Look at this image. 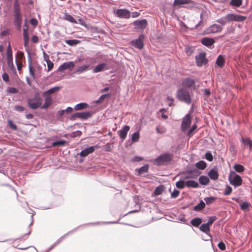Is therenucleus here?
I'll list each match as a JSON object with an SVG mask.
<instances>
[{
  "instance_id": "1",
  "label": "nucleus",
  "mask_w": 252,
  "mask_h": 252,
  "mask_svg": "<svg viewBox=\"0 0 252 252\" xmlns=\"http://www.w3.org/2000/svg\"><path fill=\"white\" fill-rule=\"evenodd\" d=\"M247 17L244 16L230 13L227 14L224 17H222L216 20V22L220 24L222 26L226 24L227 22L230 21L243 22L246 19Z\"/></svg>"
},
{
  "instance_id": "2",
  "label": "nucleus",
  "mask_w": 252,
  "mask_h": 252,
  "mask_svg": "<svg viewBox=\"0 0 252 252\" xmlns=\"http://www.w3.org/2000/svg\"><path fill=\"white\" fill-rule=\"evenodd\" d=\"M14 23L18 30H20L22 22V16L18 0H14L13 3Z\"/></svg>"
},
{
  "instance_id": "3",
  "label": "nucleus",
  "mask_w": 252,
  "mask_h": 252,
  "mask_svg": "<svg viewBox=\"0 0 252 252\" xmlns=\"http://www.w3.org/2000/svg\"><path fill=\"white\" fill-rule=\"evenodd\" d=\"M177 99L182 102L189 104L191 102V98L189 91L186 88H180L176 92Z\"/></svg>"
},
{
  "instance_id": "4",
  "label": "nucleus",
  "mask_w": 252,
  "mask_h": 252,
  "mask_svg": "<svg viewBox=\"0 0 252 252\" xmlns=\"http://www.w3.org/2000/svg\"><path fill=\"white\" fill-rule=\"evenodd\" d=\"M27 103L29 107L32 109H36L41 107L42 105V98L38 93L34 94L32 98L28 99Z\"/></svg>"
},
{
  "instance_id": "5",
  "label": "nucleus",
  "mask_w": 252,
  "mask_h": 252,
  "mask_svg": "<svg viewBox=\"0 0 252 252\" xmlns=\"http://www.w3.org/2000/svg\"><path fill=\"white\" fill-rule=\"evenodd\" d=\"M228 180L230 184L235 187L241 186L243 182L241 177L234 171L230 173L228 177Z\"/></svg>"
},
{
  "instance_id": "6",
  "label": "nucleus",
  "mask_w": 252,
  "mask_h": 252,
  "mask_svg": "<svg viewBox=\"0 0 252 252\" xmlns=\"http://www.w3.org/2000/svg\"><path fill=\"white\" fill-rule=\"evenodd\" d=\"M173 158V155L170 153H166L161 155L158 157L155 161L157 163V165H162L167 163L172 160Z\"/></svg>"
},
{
  "instance_id": "7",
  "label": "nucleus",
  "mask_w": 252,
  "mask_h": 252,
  "mask_svg": "<svg viewBox=\"0 0 252 252\" xmlns=\"http://www.w3.org/2000/svg\"><path fill=\"white\" fill-rule=\"evenodd\" d=\"M198 81V80L196 78H191L188 77L184 79L182 84L185 88H190L193 90H195L197 89V87L196 86L195 83Z\"/></svg>"
},
{
  "instance_id": "8",
  "label": "nucleus",
  "mask_w": 252,
  "mask_h": 252,
  "mask_svg": "<svg viewBox=\"0 0 252 252\" xmlns=\"http://www.w3.org/2000/svg\"><path fill=\"white\" fill-rule=\"evenodd\" d=\"M191 123V119L190 114L189 113H188L183 118L181 125V129L182 131L184 133L186 132L190 126Z\"/></svg>"
},
{
  "instance_id": "9",
  "label": "nucleus",
  "mask_w": 252,
  "mask_h": 252,
  "mask_svg": "<svg viewBox=\"0 0 252 252\" xmlns=\"http://www.w3.org/2000/svg\"><path fill=\"white\" fill-rule=\"evenodd\" d=\"M92 114L89 111L76 112L71 114L70 120H74L76 119L79 118L82 120H87L91 117Z\"/></svg>"
},
{
  "instance_id": "10",
  "label": "nucleus",
  "mask_w": 252,
  "mask_h": 252,
  "mask_svg": "<svg viewBox=\"0 0 252 252\" xmlns=\"http://www.w3.org/2000/svg\"><path fill=\"white\" fill-rule=\"evenodd\" d=\"M222 27L217 24H214L210 26L205 31L206 34L215 33L220 32L222 30Z\"/></svg>"
},
{
  "instance_id": "11",
  "label": "nucleus",
  "mask_w": 252,
  "mask_h": 252,
  "mask_svg": "<svg viewBox=\"0 0 252 252\" xmlns=\"http://www.w3.org/2000/svg\"><path fill=\"white\" fill-rule=\"evenodd\" d=\"M144 39V35L140 34L138 38L135 40H132L130 42L131 45L138 49H141L144 46L143 40Z\"/></svg>"
},
{
  "instance_id": "12",
  "label": "nucleus",
  "mask_w": 252,
  "mask_h": 252,
  "mask_svg": "<svg viewBox=\"0 0 252 252\" xmlns=\"http://www.w3.org/2000/svg\"><path fill=\"white\" fill-rule=\"evenodd\" d=\"M195 62L198 66H202L208 63V60L206 58V54L205 53H199L198 55L195 57Z\"/></svg>"
},
{
  "instance_id": "13",
  "label": "nucleus",
  "mask_w": 252,
  "mask_h": 252,
  "mask_svg": "<svg viewBox=\"0 0 252 252\" xmlns=\"http://www.w3.org/2000/svg\"><path fill=\"white\" fill-rule=\"evenodd\" d=\"M200 173V172L196 169L193 170H188L184 173V174H185V175L184 178L185 179H194L198 177Z\"/></svg>"
},
{
  "instance_id": "14",
  "label": "nucleus",
  "mask_w": 252,
  "mask_h": 252,
  "mask_svg": "<svg viewBox=\"0 0 252 252\" xmlns=\"http://www.w3.org/2000/svg\"><path fill=\"white\" fill-rule=\"evenodd\" d=\"M116 15L121 18H129L130 17V14L129 10L126 9H119L116 12Z\"/></svg>"
},
{
  "instance_id": "15",
  "label": "nucleus",
  "mask_w": 252,
  "mask_h": 252,
  "mask_svg": "<svg viewBox=\"0 0 252 252\" xmlns=\"http://www.w3.org/2000/svg\"><path fill=\"white\" fill-rule=\"evenodd\" d=\"M135 29L137 30H143L147 25V21L146 19L137 20L133 22Z\"/></svg>"
},
{
  "instance_id": "16",
  "label": "nucleus",
  "mask_w": 252,
  "mask_h": 252,
  "mask_svg": "<svg viewBox=\"0 0 252 252\" xmlns=\"http://www.w3.org/2000/svg\"><path fill=\"white\" fill-rule=\"evenodd\" d=\"M74 66V64L73 62H69L68 63H64L61 64L58 67V70L61 72H63L67 69L71 70Z\"/></svg>"
},
{
  "instance_id": "17",
  "label": "nucleus",
  "mask_w": 252,
  "mask_h": 252,
  "mask_svg": "<svg viewBox=\"0 0 252 252\" xmlns=\"http://www.w3.org/2000/svg\"><path fill=\"white\" fill-rule=\"evenodd\" d=\"M215 40L212 38L210 37H203L201 40V43L204 46L209 48H212V46L215 43Z\"/></svg>"
},
{
  "instance_id": "18",
  "label": "nucleus",
  "mask_w": 252,
  "mask_h": 252,
  "mask_svg": "<svg viewBox=\"0 0 252 252\" xmlns=\"http://www.w3.org/2000/svg\"><path fill=\"white\" fill-rule=\"evenodd\" d=\"M130 127L128 126H124L122 129L118 131V134L122 140H124L126 137L127 134Z\"/></svg>"
},
{
  "instance_id": "19",
  "label": "nucleus",
  "mask_w": 252,
  "mask_h": 252,
  "mask_svg": "<svg viewBox=\"0 0 252 252\" xmlns=\"http://www.w3.org/2000/svg\"><path fill=\"white\" fill-rule=\"evenodd\" d=\"M23 35L24 45V47L26 48V50H29V51H30V50L28 47V43H29V37L28 35L27 28H24Z\"/></svg>"
},
{
  "instance_id": "20",
  "label": "nucleus",
  "mask_w": 252,
  "mask_h": 252,
  "mask_svg": "<svg viewBox=\"0 0 252 252\" xmlns=\"http://www.w3.org/2000/svg\"><path fill=\"white\" fill-rule=\"evenodd\" d=\"M26 52L28 54V64H29V69L31 76L32 77L33 79L35 78V75L34 70L32 67V59L31 57V53L29 50H26Z\"/></svg>"
},
{
  "instance_id": "21",
  "label": "nucleus",
  "mask_w": 252,
  "mask_h": 252,
  "mask_svg": "<svg viewBox=\"0 0 252 252\" xmlns=\"http://www.w3.org/2000/svg\"><path fill=\"white\" fill-rule=\"evenodd\" d=\"M96 147L91 146L82 151L79 154L80 156L82 157H85L88 155L93 153Z\"/></svg>"
},
{
  "instance_id": "22",
  "label": "nucleus",
  "mask_w": 252,
  "mask_h": 252,
  "mask_svg": "<svg viewBox=\"0 0 252 252\" xmlns=\"http://www.w3.org/2000/svg\"><path fill=\"white\" fill-rule=\"evenodd\" d=\"M107 65V64L106 63H99L94 67L93 69V72L97 73L102 71L103 69L106 70L108 69V68L106 67Z\"/></svg>"
},
{
  "instance_id": "23",
  "label": "nucleus",
  "mask_w": 252,
  "mask_h": 252,
  "mask_svg": "<svg viewBox=\"0 0 252 252\" xmlns=\"http://www.w3.org/2000/svg\"><path fill=\"white\" fill-rule=\"evenodd\" d=\"M208 175L211 179L214 181L217 180L219 177V173L217 170L215 169H212L208 172Z\"/></svg>"
},
{
  "instance_id": "24",
  "label": "nucleus",
  "mask_w": 252,
  "mask_h": 252,
  "mask_svg": "<svg viewBox=\"0 0 252 252\" xmlns=\"http://www.w3.org/2000/svg\"><path fill=\"white\" fill-rule=\"evenodd\" d=\"M45 97V102L44 104L41 106L42 109H46L49 107L52 104V98L51 96H44Z\"/></svg>"
},
{
  "instance_id": "25",
  "label": "nucleus",
  "mask_w": 252,
  "mask_h": 252,
  "mask_svg": "<svg viewBox=\"0 0 252 252\" xmlns=\"http://www.w3.org/2000/svg\"><path fill=\"white\" fill-rule=\"evenodd\" d=\"M90 66L89 64H84L76 68L75 72L77 74H81L84 71L90 69Z\"/></svg>"
},
{
  "instance_id": "26",
  "label": "nucleus",
  "mask_w": 252,
  "mask_h": 252,
  "mask_svg": "<svg viewBox=\"0 0 252 252\" xmlns=\"http://www.w3.org/2000/svg\"><path fill=\"white\" fill-rule=\"evenodd\" d=\"M60 89V87L58 86L52 88L44 92L42 94V95L43 96H50V94L55 93V92L58 91Z\"/></svg>"
},
{
  "instance_id": "27",
  "label": "nucleus",
  "mask_w": 252,
  "mask_h": 252,
  "mask_svg": "<svg viewBox=\"0 0 252 252\" xmlns=\"http://www.w3.org/2000/svg\"><path fill=\"white\" fill-rule=\"evenodd\" d=\"M203 12H202L200 15V20L195 26L194 29L199 30L201 29L205 25V23L203 21Z\"/></svg>"
},
{
  "instance_id": "28",
  "label": "nucleus",
  "mask_w": 252,
  "mask_h": 252,
  "mask_svg": "<svg viewBox=\"0 0 252 252\" xmlns=\"http://www.w3.org/2000/svg\"><path fill=\"white\" fill-rule=\"evenodd\" d=\"M89 106L88 103L86 102H81L77 104L74 107V109L76 111L82 110L83 109H87Z\"/></svg>"
},
{
  "instance_id": "29",
  "label": "nucleus",
  "mask_w": 252,
  "mask_h": 252,
  "mask_svg": "<svg viewBox=\"0 0 252 252\" xmlns=\"http://www.w3.org/2000/svg\"><path fill=\"white\" fill-rule=\"evenodd\" d=\"M149 166L145 164L139 169H136L135 171L137 172V175L139 176L143 173H147L148 171Z\"/></svg>"
},
{
  "instance_id": "30",
  "label": "nucleus",
  "mask_w": 252,
  "mask_h": 252,
  "mask_svg": "<svg viewBox=\"0 0 252 252\" xmlns=\"http://www.w3.org/2000/svg\"><path fill=\"white\" fill-rule=\"evenodd\" d=\"M196 129L197 126L196 124H194L190 128H189L185 133H186L188 136L190 137L194 133Z\"/></svg>"
},
{
  "instance_id": "31",
  "label": "nucleus",
  "mask_w": 252,
  "mask_h": 252,
  "mask_svg": "<svg viewBox=\"0 0 252 252\" xmlns=\"http://www.w3.org/2000/svg\"><path fill=\"white\" fill-rule=\"evenodd\" d=\"M186 186L188 188H197L199 185L197 182L194 181L189 180L186 182Z\"/></svg>"
},
{
  "instance_id": "32",
  "label": "nucleus",
  "mask_w": 252,
  "mask_h": 252,
  "mask_svg": "<svg viewBox=\"0 0 252 252\" xmlns=\"http://www.w3.org/2000/svg\"><path fill=\"white\" fill-rule=\"evenodd\" d=\"M192 2V0H174L173 5L174 6L188 4Z\"/></svg>"
},
{
  "instance_id": "33",
  "label": "nucleus",
  "mask_w": 252,
  "mask_h": 252,
  "mask_svg": "<svg viewBox=\"0 0 252 252\" xmlns=\"http://www.w3.org/2000/svg\"><path fill=\"white\" fill-rule=\"evenodd\" d=\"M202 220L200 218H195L193 219L190 221V223L194 227H198L199 225L202 223Z\"/></svg>"
},
{
  "instance_id": "34",
  "label": "nucleus",
  "mask_w": 252,
  "mask_h": 252,
  "mask_svg": "<svg viewBox=\"0 0 252 252\" xmlns=\"http://www.w3.org/2000/svg\"><path fill=\"white\" fill-rule=\"evenodd\" d=\"M225 61L223 56L220 55L216 60V63L220 67L223 66Z\"/></svg>"
},
{
  "instance_id": "35",
  "label": "nucleus",
  "mask_w": 252,
  "mask_h": 252,
  "mask_svg": "<svg viewBox=\"0 0 252 252\" xmlns=\"http://www.w3.org/2000/svg\"><path fill=\"white\" fill-rule=\"evenodd\" d=\"M199 229H200V231H201L202 232H203L207 234H209V233L210 232V225H209L207 223L202 224L200 226Z\"/></svg>"
},
{
  "instance_id": "36",
  "label": "nucleus",
  "mask_w": 252,
  "mask_h": 252,
  "mask_svg": "<svg viewBox=\"0 0 252 252\" xmlns=\"http://www.w3.org/2000/svg\"><path fill=\"white\" fill-rule=\"evenodd\" d=\"M199 182L200 184L207 185L210 182L209 179L205 176H201L199 178Z\"/></svg>"
},
{
  "instance_id": "37",
  "label": "nucleus",
  "mask_w": 252,
  "mask_h": 252,
  "mask_svg": "<svg viewBox=\"0 0 252 252\" xmlns=\"http://www.w3.org/2000/svg\"><path fill=\"white\" fill-rule=\"evenodd\" d=\"M6 57L7 60H13L12 52L10 47V43H9V44L7 46L6 50Z\"/></svg>"
},
{
  "instance_id": "38",
  "label": "nucleus",
  "mask_w": 252,
  "mask_h": 252,
  "mask_svg": "<svg viewBox=\"0 0 252 252\" xmlns=\"http://www.w3.org/2000/svg\"><path fill=\"white\" fill-rule=\"evenodd\" d=\"M207 166L206 162L203 160L199 161L196 163L197 168L200 170H204Z\"/></svg>"
},
{
  "instance_id": "39",
  "label": "nucleus",
  "mask_w": 252,
  "mask_h": 252,
  "mask_svg": "<svg viewBox=\"0 0 252 252\" xmlns=\"http://www.w3.org/2000/svg\"><path fill=\"white\" fill-rule=\"evenodd\" d=\"M205 203L202 200H201L199 204L194 206V209L196 211H200L203 209L205 208Z\"/></svg>"
},
{
  "instance_id": "40",
  "label": "nucleus",
  "mask_w": 252,
  "mask_h": 252,
  "mask_svg": "<svg viewBox=\"0 0 252 252\" xmlns=\"http://www.w3.org/2000/svg\"><path fill=\"white\" fill-rule=\"evenodd\" d=\"M111 96V94L110 93H107L105 94H103L101 95L98 99L95 101V103H100L103 101L104 99L106 97H109Z\"/></svg>"
},
{
  "instance_id": "41",
  "label": "nucleus",
  "mask_w": 252,
  "mask_h": 252,
  "mask_svg": "<svg viewBox=\"0 0 252 252\" xmlns=\"http://www.w3.org/2000/svg\"><path fill=\"white\" fill-rule=\"evenodd\" d=\"M64 18L65 20H66L71 23H72L74 24L78 23L77 21L73 17V16H72L71 15H70L69 14H65L64 16Z\"/></svg>"
},
{
  "instance_id": "42",
  "label": "nucleus",
  "mask_w": 252,
  "mask_h": 252,
  "mask_svg": "<svg viewBox=\"0 0 252 252\" xmlns=\"http://www.w3.org/2000/svg\"><path fill=\"white\" fill-rule=\"evenodd\" d=\"M234 169L236 172L239 173L243 172L245 170L244 167L242 165L239 164L234 165Z\"/></svg>"
},
{
  "instance_id": "43",
  "label": "nucleus",
  "mask_w": 252,
  "mask_h": 252,
  "mask_svg": "<svg viewBox=\"0 0 252 252\" xmlns=\"http://www.w3.org/2000/svg\"><path fill=\"white\" fill-rule=\"evenodd\" d=\"M65 43L70 46H75L79 43V41L76 39H68L65 40Z\"/></svg>"
},
{
  "instance_id": "44",
  "label": "nucleus",
  "mask_w": 252,
  "mask_h": 252,
  "mask_svg": "<svg viewBox=\"0 0 252 252\" xmlns=\"http://www.w3.org/2000/svg\"><path fill=\"white\" fill-rule=\"evenodd\" d=\"M242 0H231L230 4L236 7H239L242 4Z\"/></svg>"
},
{
  "instance_id": "45",
  "label": "nucleus",
  "mask_w": 252,
  "mask_h": 252,
  "mask_svg": "<svg viewBox=\"0 0 252 252\" xmlns=\"http://www.w3.org/2000/svg\"><path fill=\"white\" fill-rule=\"evenodd\" d=\"M186 185V182L183 180L179 181L176 183V187L179 189H183L185 188Z\"/></svg>"
},
{
  "instance_id": "46",
  "label": "nucleus",
  "mask_w": 252,
  "mask_h": 252,
  "mask_svg": "<svg viewBox=\"0 0 252 252\" xmlns=\"http://www.w3.org/2000/svg\"><path fill=\"white\" fill-rule=\"evenodd\" d=\"M163 191V186H160L158 187L155 190L154 193L156 195H159L162 194Z\"/></svg>"
},
{
  "instance_id": "47",
  "label": "nucleus",
  "mask_w": 252,
  "mask_h": 252,
  "mask_svg": "<svg viewBox=\"0 0 252 252\" xmlns=\"http://www.w3.org/2000/svg\"><path fill=\"white\" fill-rule=\"evenodd\" d=\"M139 138V131H136L134 133L132 134L131 137L132 142H137L138 141Z\"/></svg>"
},
{
  "instance_id": "48",
  "label": "nucleus",
  "mask_w": 252,
  "mask_h": 252,
  "mask_svg": "<svg viewBox=\"0 0 252 252\" xmlns=\"http://www.w3.org/2000/svg\"><path fill=\"white\" fill-rule=\"evenodd\" d=\"M7 65L10 68V69L14 71L15 73H16V69L15 68L13 63V60H7Z\"/></svg>"
},
{
  "instance_id": "49",
  "label": "nucleus",
  "mask_w": 252,
  "mask_h": 252,
  "mask_svg": "<svg viewBox=\"0 0 252 252\" xmlns=\"http://www.w3.org/2000/svg\"><path fill=\"white\" fill-rule=\"evenodd\" d=\"M216 199L215 197H207L204 198V200L206 204L209 205L213 203L215 201Z\"/></svg>"
},
{
  "instance_id": "50",
  "label": "nucleus",
  "mask_w": 252,
  "mask_h": 252,
  "mask_svg": "<svg viewBox=\"0 0 252 252\" xmlns=\"http://www.w3.org/2000/svg\"><path fill=\"white\" fill-rule=\"evenodd\" d=\"M7 123L8 126L12 130H16L17 129V126L11 120H8Z\"/></svg>"
},
{
  "instance_id": "51",
  "label": "nucleus",
  "mask_w": 252,
  "mask_h": 252,
  "mask_svg": "<svg viewBox=\"0 0 252 252\" xmlns=\"http://www.w3.org/2000/svg\"><path fill=\"white\" fill-rule=\"evenodd\" d=\"M232 191V188L229 186H227L226 187L224 191L223 192V195H228L231 193Z\"/></svg>"
},
{
  "instance_id": "52",
  "label": "nucleus",
  "mask_w": 252,
  "mask_h": 252,
  "mask_svg": "<svg viewBox=\"0 0 252 252\" xmlns=\"http://www.w3.org/2000/svg\"><path fill=\"white\" fill-rule=\"evenodd\" d=\"M250 206V204L248 202H244L240 205V208L242 210H245L247 209Z\"/></svg>"
},
{
  "instance_id": "53",
  "label": "nucleus",
  "mask_w": 252,
  "mask_h": 252,
  "mask_svg": "<svg viewBox=\"0 0 252 252\" xmlns=\"http://www.w3.org/2000/svg\"><path fill=\"white\" fill-rule=\"evenodd\" d=\"M8 93L16 94L18 92V90L14 87H8L7 89Z\"/></svg>"
},
{
  "instance_id": "54",
  "label": "nucleus",
  "mask_w": 252,
  "mask_h": 252,
  "mask_svg": "<svg viewBox=\"0 0 252 252\" xmlns=\"http://www.w3.org/2000/svg\"><path fill=\"white\" fill-rule=\"evenodd\" d=\"M14 109L17 112H23L25 110V107L20 105H15Z\"/></svg>"
},
{
  "instance_id": "55",
  "label": "nucleus",
  "mask_w": 252,
  "mask_h": 252,
  "mask_svg": "<svg viewBox=\"0 0 252 252\" xmlns=\"http://www.w3.org/2000/svg\"><path fill=\"white\" fill-rule=\"evenodd\" d=\"M46 63L47 64L48 71H50L53 68L54 64L50 60L47 61Z\"/></svg>"
},
{
  "instance_id": "56",
  "label": "nucleus",
  "mask_w": 252,
  "mask_h": 252,
  "mask_svg": "<svg viewBox=\"0 0 252 252\" xmlns=\"http://www.w3.org/2000/svg\"><path fill=\"white\" fill-rule=\"evenodd\" d=\"M180 194V191L178 190L174 189V190L171 193V196L172 198H177Z\"/></svg>"
},
{
  "instance_id": "57",
  "label": "nucleus",
  "mask_w": 252,
  "mask_h": 252,
  "mask_svg": "<svg viewBox=\"0 0 252 252\" xmlns=\"http://www.w3.org/2000/svg\"><path fill=\"white\" fill-rule=\"evenodd\" d=\"M205 158L209 161H212L213 160V157L212 154L210 152L206 153Z\"/></svg>"
},
{
  "instance_id": "58",
  "label": "nucleus",
  "mask_w": 252,
  "mask_h": 252,
  "mask_svg": "<svg viewBox=\"0 0 252 252\" xmlns=\"http://www.w3.org/2000/svg\"><path fill=\"white\" fill-rule=\"evenodd\" d=\"M2 78L3 81L8 82L9 81V76L6 72H3L2 74Z\"/></svg>"
},
{
  "instance_id": "59",
  "label": "nucleus",
  "mask_w": 252,
  "mask_h": 252,
  "mask_svg": "<svg viewBox=\"0 0 252 252\" xmlns=\"http://www.w3.org/2000/svg\"><path fill=\"white\" fill-rule=\"evenodd\" d=\"M217 218L216 217H210L208 222L206 223H207L209 225H211L213 222L216 220Z\"/></svg>"
},
{
  "instance_id": "60",
  "label": "nucleus",
  "mask_w": 252,
  "mask_h": 252,
  "mask_svg": "<svg viewBox=\"0 0 252 252\" xmlns=\"http://www.w3.org/2000/svg\"><path fill=\"white\" fill-rule=\"evenodd\" d=\"M218 246L220 250H222V251L225 250L226 249L225 245L223 242H220L218 244Z\"/></svg>"
},
{
  "instance_id": "61",
  "label": "nucleus",
  "mask_w": 252,
  "mask_h": 252,
  "mask_svg": "<svg viewBox=\"0 0 252 252\" xmlns=\"http://www.w3.org/2000/svg\"><path fill=\"white\" fill-rule=\"evenodd\" d=\"M30 22L34 27H36L38 24L37 20L34 18L31 19Z\"/></svg>"
},
{
  "instance_id": "62",
  "label": "nucleus",
  "mask_w": 252,
  "mask_h": 252,
  "mask_svg": "<svg viewBox=\"0 0 252 252\" xmlns=\"http://www.w3.org/2000/svg\"><path fill=\"white\" fill-rule=\"evenodd\" d=\"M39 39L37 35H33L32 37V41L33 43H37L38 42Z\"/></svg>"
},
{
  "instance_id": "63",
  "label": "nucleus",
  "mask_w": 252,
  "mask_h": 252,
  "mask_svg": "<svg viewBox=\"0 0 252 252\" xmlns=\"http://www.w3.org/2000/svg\"><path fill=\"white\" fill-rule=\"evenodd\" d=\"M66 143H52L51 147H56L58 146H64Z\"/></svg>"
},
{
  "instance_id": "64",
  "label": "nucleus",
  "mask_w": 252,
  "mask_h": 252,
  "mask_svg": "<svg viewBox=\"0 0 252 252\" xmlns=\"http://www.w3.org/2000/svg\"><path fill=\"white\" fill-rule=\"evenodd\" d=\"M244 148L249 147L250 150H252V143H244Z\"/></svg>"
}]
</instances>
